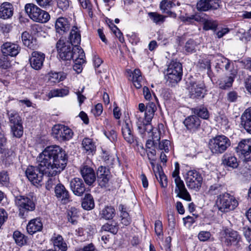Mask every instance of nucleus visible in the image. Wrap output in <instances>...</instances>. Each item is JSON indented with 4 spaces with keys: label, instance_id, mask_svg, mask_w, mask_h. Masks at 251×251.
Returning <instances> with one entry per match:
<instances>
[{
    "label": "nucleus",
    "instance_id": "f257e3e1",
    "mask_svg": "<svg viewBox=\"0 0 251 251\" xmlns=\"http://www.w3.org/2000/svg\"><path fill=\"white\" fill-rule=\"evenodd\" d=\"M68 155L65 151L57 145L46 147L37 157V167L29 166L25 175L33 184H39L44 175L56 176L66 166Z\"/></svg>",
    "mask_w": 251,
    "mask_h": 251
},
{
    "label": "nucleus",
    "instance_id": "f03ea898",
    "mask_svg": "<svg viewBox=\"0 0 251 251\" xmlns=\"http://www.w3.org/2000/svg\"><path fill=\"white\" fill-rule=\"evenodd\" d=\"M81 42V35L78 28L74 26L69 35V40L60 38L56 43V48L59 57L63 60H71L77 54L76 48Z\"/></svg>",
    "mask_w": 251,
    "mask_h": 251
},
{
    "label": "nucleus",
    "instance_id": "7ed1b4c3",
    "mask_svg": "<svg viewBox=\"0 0 251 251\" xmlns=\"http://www.w3.org/2000/svg\"><path fill=\"white\" fill-rule=\"evenodd\" d=\"M156 109L155 104L150 103L147 107L145 117L140 116L138 118L136 123L137 129L143 138L145 136L146 132L149 133L153 130L151 121Z\"/></svg>",
    "mask_w": 251,
    "mask_h": 251
},
{
    "label": "nucleus",
    "instance_id": "20e7f679",
    "mask_svg": "<svg viewBox=\"0 0 251 251\" xmlns=\"http://www.w3.org/2000/svg\"><path fill=\"white\" fill-rule=\"evenodd\" d=\"M208 146L213 154L220 155L224 153L230 147L231 141L225 135H219L210 139Z\"/></svg>",
    "mask_w": 251,
    "mask_h": 251
},
{
    "label": "nucleus",
    "instance_id": "39448f33",
    "mask_svg": "<svg viewBox=\"0 0 251 251\" xmlns=\"http://www.w3.org/2000/svg\"><path fill=\"white\" fill-rule=\"evenodd\" d=\"M15 203L19 211V215L22 218L25 213L33 211L35 209V203L31 196H18L15 198Z\"/></svg>",
    "mask_w": 251,
    "mask_h": 251
},
{
    "label": "nucleus",
    "instance_id": "423d86ee",
    "mask_svg": "<svg viewBox=\"0 0 251 251\" xmlns=\"http://www.w3.org/2000/svg\"><path fill=\"white\" fill-rule=\"evenodd\" d=\"M25 9L29 17L35 22L45 23L50 19V15L47 12L33 3L26 4Z\"/></svg>",
    "mask_w": 251,
    "mask_h": 251
},
{
    "label": "nucleus",
    "instance_id": "0eeeda50",
    "mask_svg": "<svg viewBox=\"0 0 251 251\" xmlns=\"http://www.w3.org/2000/svg\"><path fill=\"white\" fill-rule=\"evenodd\" d=\"M216 204L218 209L223 212H227L234 210L238 205L235 197L227 193H224L218 196Z\"/></svg>",
    "mask_w": 251,
    "mask_h": 251
},
{
    "label": "nucleus",
    "instance_id": "6e6552de",
    "mask_svg": "<svg viewBox=\"0 0 251 251\" xmlns=\"http://www.w3.org/2000/svg\"><path fill=\"white\" fill-rule=\"evenodd\" d=\"M220 241L226 247L234 246L236 248H239L242 242V238L236 231L226 228L221 233Z\"/></svg>",
    "mask_w": 251,
    "mask_h": 251
},
{
    "label": "nucleus",
    "instance_id": "1a4fd4ad",
    "mask_svg": "<svg viewBox=\"0 0 251 251\" xmlns=\"http://www.w3.org/2000/svg\"><path fill=\"white\" fill-rule=\"evenodd\" d=\"M167 79L171 83H176L182 78V66L176 60H172L166 71Z\"/></svg>",
    "mask_w": 251,
    "mask_h": 251
},
{
    "label": "nucleus",
    "instance_id": "9d476101",
    "mask_svg": "<svg viewBox=\"0 0 251 251\" xmlns=\"http://www.w3.org/2000/svg\"><path fill=\"white\" fill-rule=\"evenodd\" d=\"M179 170L175 169L172 174L176 184L175 192L176 194L177 197L187 201H190L192 200L191 195L186 188L183 181L179 176Z\"/></svg>",
    "mask_w": 251,
    "mask_h": 251
},
{
    "label": "nucleus",
    "instance_id": "9b49d317",
    "mask_svg": "<svg viewBox=\"0 0 251 251\" xmlns=\"http://www.w3.org/2000/svg\"><path fill=\"white\" fill-rule=\"evenodd\" d=\"M202 182V176L197 171L193 170L187 172L186 183L189 189L198 191L201 188Z\"/></svg>",
    "mask_w": 251,
    "mask_h": 251
},
{
    "label": "nucleus",
    "instance_id": "f8f14e48",
    "mask_svg": "<svg viewBox=\"0 0 251 251\" xmlns=\"http://www.w3.org/2000/svg\"><path fill=\"white\" fill-rule=\"evenodd\" d=\"M52 134L58 141L62 142L70 140L73 136L74 132L67 126L56 125L52 128Z\"/></svg>",
    "mask_w": 251,
    "mask_h": 251
},
{
    "label": "nucleus",
    "instance_id": "ddd939ff",
    "mask_svg": "<svg viewBox=\"0 0 251 251\" xmlns=\"http://www.w3.org/2000/svg\"><path fill=\"white\" fill-rule=\"evenodd\" d=\"M205 86L201 81H191L189 82V90L192 99H201L204 97Z\"/></svg>",
    "mask_w": 251,
    "mask_h": 251
},
{
    "label": "nucleus",
    "instance_id": "4468645a",
    "mask_svg": "<svg viewBox=\"0 0 251 251\" xmlns=\"http://www.w3.org/2000/svg\"><path fill=\"white\" fill-rule=\"evenodd\" d=\"M236 151L245 161L251 160V139L241 141L236 147Z\"/></svg>",
    "mask_w": 251,
    "mask_h": 251
},
{
    "label": "nucleus",
    "instance_id": "2eb2a0df",
    "mask_svg": "<svg viewBox=\"0 0 251 251\" xmlns=\"http://www.w3.org/2000/svg\"><path fill=\"white\" fill-rule=\"evenodd\" d=\"M45 54L42 52L33 51L29 57L31 67L35 70H40L43 67Z\"/></svg>",
    "mask_w": 251,
    "mask_h": 251
},
{
    "label": "nucleus",
    "instance_id": "dca6fc26",
    "mask_svg": "<svg viewBox=\"0 0 251 251\" xmlns=\"http://www.w3.org/2000/svg\"><path fill=\"white\" fill-rule=\"evenodd\" d=\"M71 20L69 18L59 17L55 23V29L58 34L63 35L67 33L71 28Z\"/></svg>",
    "mask_w": 251,
    "mask_h": 251
},
{
    "label": "nucleus",
    "instance_id": "f3484780",
    "mask_svg": "<svg viewBox=\"0 0 251 251\" xmlns=\"http://www.w3.org/2000/svg\"><path fill=\"white\" fill-rule=\"evenodd\" d=\"M186 129L191 133H196L201 128V121L196 115H190L183 121Z\"/></svg>",
    "mask_w": 251,
    "mask_h": 251
},
{
    "label": "nucleus",
    "instance_id": "a211bd4d",
    "mask_svg": "<svg viewBox=\"0 0 251 251\" xmlns=\"http://www.w3.org/2000/svg\"><path fill=\"white\" fill-rule=\"evenodd\" d=\"M219 7V0H198L196 5L199 11L216 10Z\"/></svg>",
    "mask_w": 251,
    "mask_h": 251
},
{
    "label": "nucleus",
    "instance_id": "6ab92c4d",
    "mask_svg": "<svg viewBox=\"0 0 251 251\" xmlns=\"http://www.w3.org/2000/svg\"><path fill=\"white\" fill-rule=\"evenodd\" d=\"M122 132L124 139L129 144L136 141V137L133 132L132 125L129 120H126L122 126Z\"/></svg>",
    "mask_w": 251,
    "mask_h": 251
},
{
    "label": "nucleus",
    "instance_id": "aec40b11",
    "mask_svg": "<svg viewBox=\"0 0 251 251\" xmlns=\"http://www.w3.org/2000/svg\"><path fill=\"white\" fill-rule=\"evenodd\" d=\"M70 186L74 194L77 196H82L86 191L85 185L80 178L72 179L70 182Z\"/></svg>",
    "mask_w": 251,
    "mask_h": 251
},
{
    "label": "nucleus",
    "instance_id": "412c9836",
    "mask_svg": "<svg viewBox=\"0 0 251 251\" xmlns=\"http://www.w3.org/2000/svg\"><path fill=\"white\" fill-rule=\"evenodd\" d=\"M80 174L85 182L91 185L96 180V177L93 168L87 165H83L80 168Z\"/></svg>",
    "mask_w": 251,
    "mask_h": 251
},
{
    "label": "nucleus",
    "instance_id": "4be33fe9",
    "mask_svg": "<svg viewBox=\"0 0 251 251\" xmlns=\"http://www.w3.org/2000/svg\"><path fill=\"white\" fill-rule=\"evenodd\" d=\"M97 174L99 185L101 187H106L110 178L109 170L105 167L100 166L99 167Z\"/></svg>",
    "mask_w": 251,
    "mask_h": 251
},
{
    "label": "nucleus",
    "instance_id": "5701e85b",
    "mask_svg": "<svg viewBox=\"0 0 251 251\" xmlns=\"http://www.w3.org/2000/svg\"><path fill=\"white\" fill-rule=\"evenodd\" d=\"M54 193L57 198L64 203H67L70 201L69 192L62 184H56L54 187Z\"/></svg>",
    "mask_w": 251,
    "mask_h": 251
},
{
    "label": "nucleus",
    "instance_id": "b1692460",
    "mask_svg": "<svg viewBox=\"0 0 251 251\" xmlns=\"http://www.w3.org/2000/svg\"><path fill=\"white\" fill-rule=\"evenodd\" d=\"M236 74V71L233 70L232 71L229 76H226L219 79L217 82L219 87L223 90L231 87Z\"/></svg>",
    "mask_w": 251,
    "mask_h": 251
},
{
    "label": "nucleus",
    "instance_id": "393cba45",
    "mask_svg": "<svg viewBox=\"0 0 251 251\" xmlns=\"http://www.w3.org/2000/svg\"><path fill=\"white\" fill-rule=\"evenodd\" d=\"M21 48L15 44L6 42L1 46V51L5 56H15L20 52Z\"/></svg>",
    "mask_w": 251,
    "mask_h": 251
},
{
    "label": "nucleus",
    "instance_id": "a878e982",
    "mask_svg": "<svg viewBox=\"0 0 251 251\" xmlns=\"http://www.w3.org/2000/svg\"><path fill=\"white\" fill-rule=\"evenodd\" d=\"M76 49L78 54L72 59L75 62L73 69L78 74L81 72L82 70L81 65L85 62V53L81 48H76Z\"/></svg>",
    "mask_w": 251,
    "mask_h": 251
},
{
    "label": "nucleus",
    "instance_id": "bb28decb",
    "mask_svg": "<svg viewBox=\"0 0 251 251\" xmlns=\"http://www.w3.org/2000/svg\"><path fill=\"white\" fill-rule=\"evenodd\" d=\"M222 164L226 167L236 169L239 166V162L234 155L226 153L222 158Z\"/></svg>",
    "mask_w": 251,
    "mask_h": 251
},
{
    "label": "nucleus",
    "instance_id": "cd10ccee",
    "mask_svg": "<svg viewBox=\"0 0 251 251\" xmlns=\"http://www.w3.org/2000/svg\"><path fill=\"white\" fill-rule=\"evenodd\" d=\"M42 228L43 224L40 218H36L30 220L26 226L27 231L31 235L41 231Z\"/></svg>",
    "mask_w": 251,
    "mask_h": 251
},
{
    "label": "nucleus",
    "instance_id": "c85d7f7f",
    "mask_svg": "<svg viewBox=\"0 0 251 251\" xmlns=\"http://www.w3.org/2000/svg\"><path fill=\"white\" fill-rule=\"evenodd\" d=\"M13 7L9 2H5L0 6V18L7 19L12 16Z\"/></svg>",
    "mask_w": 251,
    "mask_h": 251
},
{
    "label": "nucleus",
    "instance_id": "c756f323",
    "mask_svg": "<svg viewBox=\"0 0 251 251\" xmlns=\"http://www.w3.org/2000/svg\"><path fill=\"white\" fill-rule=\"evenodd\" d=\"M53 243L55 251H66L68 249V246L64 240L63 237L60 235H56L54 234V236L51 238Z\"/></svg>",
    "mask_w": 251,
    "mask_h": 251
},
{
    "label": "nucleus",
    "instance_id": "7c9ffc66",
    "mask_svg": "<svg viewBox=\"0 0 251 251\" xmlns=\"http://www.w3.org/2000/svg\"><path fill=\"white\" fill-rule=\"evenodd\" d=\"M206 14H201V21L200 23H202L203 29L205 30H215L218 26V24L216 21L213 20L211 18H207Z\"/></svg>",
    "mask_w": 251,
    "mask_h": 251
},
{
    "label": "nucleus",
    "instance_id": "2f4dec72",
    "mask_svg": "<svg viewBox=\"0 0 251 251\" xmlns=\"http://www.w3.org/2000/svg\"><path fill=\"white\" fill-rule=\"evenodd\" d=\"M242 124L245 129L251 134V108L245 110L241 116Z\"/></svg>",
    "mask_w": 251,
    "mask_h": 251
},
{
    "label": "nucleus",
    "instance_id": "473e14b6",
    "mask_svg": "<svg viewBox=\"0 0 251 251\" xmlns=\"http://www.w3.org/2000/svg\"><path fill=\"white\" fill-rule=\"evenodd\" d=\"M174 6H175V4L169 0H163L160 4V7L163 13L175 17L176 13L171 11V9Z\"/></svg>",
    "mask_w": 251,
    "mask_h": 251
},
{
    "label": "nucleus",
    "instance_id": "72a5a7b5",
    "mask_svg": "<svg viewBox=\"0 0 251 251\" xmlns=\"http://www.w3.org/2000/svg\"><path fill=\"white\" fill-rule=\"evenodd\" d=\"M115 215V209L112 206H105L100 213L101 218L106 220H110Z\"/></svg>",
    "mask_w": 251,
    "mask_h": 251
},
{
    "label": "nucleus",
    "instance_id": "f704fd0d",
    "mask_svg": "<svg viewBox=\"0 0 251 251\" xmlns=\"http://www.w3.org/2000/svg\"><path fill=\"white\" fill-rule=\"evenodd\" d=\"M81 206L84 209L86 210H90L94 208V200L91 194H85L84 198L82 200Z\"/></svg>",
    "mask_w": 251,
    "mask_h": 251
},
{
    "label": "nucleus",
    "instance_id": "c9c22d12",
    "mask_svg": "<svg viewBox=\"0 0 251 251\" xmlns=\"http://www.w3.org/2000/svg\"><path fill=\"white\" fill-rule=\"evenodd\" d=\"M119 209L120 211V218L121 223L124 226H127L131 222V219L128 213L126 210L124 205L120 204Z\"/></svg>",
    "mask_w": 251,
    "mask_h": 251
},
{
    "label": "nucleus",
    "instance_id": "e433bc0d",
    "mask_svg": "<svg viewBox=\"0 0 251 251\" xmlns=\"http://www.w3.org/2000/svg\"><path fill=\"white\" fill-rule=\"evenodd\" d=\"M201 14L199 13H195L194 15H189L186 14L185 16H181L180 19L182 22L185 23L186 24H194L195 22L200 23L201 21Z\"/></svg>",
    "mask_w": 251,
    "mask_h": 251
},
{
    "label": "nucleus",
    "instance_id": "4c0bfd02",
    "mask_svg": "<svg viewBox=\"0 0 251 251\" xmlns=\"http://www.w3.org/2000/svg\"><path fill=\"white\" fill-rule=\"evenodd\" d=\"M225 191L226 188L224 185L216 183L210 186L208 193L210 195L219 196L226 193Z\"/></svg>",
    "mask_w": 251,
    "mask_h": 251
},
{
    "label": "nucleus",
    "instance_id": "58836bf2",
    "mask_svg": "<svg viewBox=\"0 0 251 251\" xmlns=\"http://www.w3.org/2000/svg\"><path fill=\"white\" fill-rule=\"evenodd\" d=\"M82 147L88 154L95 151L96 147L92 139L85 138L82 142Z\"/></svg>",
    "mask_w": 251,
    "mask_h": 251
},
{
    "label": "nucleus",
    "instance_id": "ea45409f",
    "mask_svg": "<svg viewBox=\"0 0 251 251\" xmlns=\"http://www.w3.org/2000/svg\"><path fill=\"white\" fill-rule=\"evenodd\" d=\"M30 37V35L26 31L24 32L22 34V40L24 45L30 49L34 50L36 46V41L34 42L33 40L31 41Z\"/></svg>",
    "mask_w": 251,
    "mask_h": 251
},
{
    "label": "nucleus",
    "instance_id": "a19ab883",
    "mask_svg": "<svg viewBox=\"0 0 251 251\" xmlns=\"http://www.w3.org/2000/svg\"><path fill=\"white\" fill-rule=\"evenodd\" d=\"M78 210L74 207H71L67 212L68 220L69 222L71 223L73 225H75L77 223V219L78 218Z\"/></svg>",
    "mask_w": 251,
    "mask_h": 251
},
{
    "label": "nucleus",
    "instance_id": "79ce46f5",
    "mask_svg": "<svg viewBox=\"0 0 251 251\" xmlns=\"http://www.w3.org/2000/svg\"><path fill=\"white\" fill-rule=\"evenodd\" d=\"M13 237L17 245L22 246L26 244L27 237L19 231H14Z\"/></svg>",
    "mask_w": 251,
    "mask_h": 251
},
{
    "label": "nucleus",
    "instance_id": "37998d69",
    "mask_svg": "<svg viewBox=\"0 0 251 251\" xmlns=\"http://www.w3.org/2000/svg\"><path fill=\"white\" fill-rule=\"evenodd\" d=\"M194 113L203 119H207L209 118V112L207 109L203 106H200L192 109Z\"/></svg>",
    "mask_w": 251,
    "mask_h": 251
},
{
    "label": "nucleus",
    "instance_id": "c03bdc74",
    "mask_svg": "<svg viewBox=\"0 0 251 251\" xmlns=\"http://www.w3.org/2000/svg\"><path fill=\"white\" fill-rule=\"evenodd\" d=\"M7 114L9 119L10 126L22 124L21 117L17 112L15 111H8Z\"/></svg>",
    "mask_w": 251,
    "mask_h": 251
},
{
    "label": "nucleus",
    "instance_id": "a18cd8bd",
    "mask_svg": "<svg viewBox=\"0 0 251 251\" xmlns=\"http://www.w3.org/2000/svg\"><path fill=\"white\" fill-rule=\"evenodd\" d=\"M119 229L118 225L117 223H106L101 226V230L108 231L114 234L117 233Z\"/></svg>",
    "mask_w": 251,
    "mask_h": 251
},
{
    "label": "nucleus",
    "instance_id": "49530a36",
    "mask_svg": "<svg viewBox=\"0 0 251 251\" xmlns=\"http://www.w3.org/2000/svg\"><path fill=\"white\" fill-rule=\"evenodd\" d=\"M148 15L150 19L156 24H162L165 21V16L156 12H149Z\"/></svg>",
    "mask_w": 251,
    "mask_h": 251
},
{
    "label": "nucleus",
    "instance_id": "de8ad7c7",
    "mask_svg": "<svg viewBox=\"0 0 251 251\" xmlns=\"http://www.w3.org/2000/svg\"><path fill=\"white\" fill-rule=\"evenodd\" d=\"M11 131L14 136L20 138L23 134V127L22 124H18L10 126Z\"/></svg>",
    "mask_w": 251,
    "mask_h": 251
},
{
    "label": "nucleus",
    "instance_id": "09e8293b",
    "mask_svg": "<svg viewBox=\"0 0 251 251\" xmlns=\"http://www.w3.org/2000/svg\"><path fill=\"white\" fill-rule=\"evenodd\" d=\"M156 177L158 179L161 186L162 188H166L168 185V179L166 176L163 172L159 171L158 175H156Z\"/></svg>",
    "mask_w": 251,
    "mask_h": 251
},
{
    "label": "nucleus",
    "instance_id": "8fccbe9b",
    "mask_svg": "<svg viewBox=\"0 0 251 251\" xmlns=\"http://www.w3.org/2000/svg\"><path fill=\"white\" fill-rule=\"evenodd\" d=\"M146 152L148 159L150 161L152 168L155 167V162L156 161V152L155 149L147 150L146 149Z\"/></svg>",
    "mask_w": 251,
    "mask_h": 251
},
{
    "label": "nucleus",
    "instance_id": "3c124183",
    "mask_svg": "<svg viewBox=\"0 0 251 251\" xmlns=\"http://www.w3.org/2000/svg\"><path fill=\"white\" fill-rule=\"evenodd\" d=\"M197 44L192 39H190L187 41L185 45V50L189 53H193L196 52Z\"/></svg>",
    "mask_w": 251,
    "mask_h": 251
},
{
    "label": "nucleus",
    "instance_id": "603ef678",
    "mask_svg": "<svg viewBox=\"0 0 251 251\" xmlns=\"http://www.w3.org/2000/svg\"><path fill=\"white\" fill-rule=\"evenodd\" d=\"M219 62L217 63L216 66V68H218L219 69H223L225 68L226 70H228L229 68L230 63L229 62V60L226 58H223L220 60H218Z\"/></svg>",
    "mask_w": 251,
    "mask_h": 251
},
{
    "label": "nucleus",
    "instance_id": "864d4df0",
    "mask_svg": "<svg viewBox=\"0 0 251 251\" xmlns=\"http://www.w3.org/2000/svg\"><path fill=\"white\" fill-rule=\"evenodd\" d=\"M65 78L66 76L61 73H54L50 74V80L54 82L62 81Z\"/></svg>",
    "mask_w": 251,
    "mask_h": 251
},
{
    "label": "nucleus",
    "instance_id": "5fc2aeb1",
    "mask_svg": "<svg viewBox=\"0 0 251 251\" xmlns=\"http://www.w3.org/2000/svg\"><path fill=\"white\" fill-rule=\"evenodd\" d=\"M55 176H51L49 177L46 183V188L48 190H50L56 185L58 180L54 177Z\"/></svg>",
    "mask_w": 251,
    "mask_h": 251
},
{
    "label": "nucleus",
    "instance_id": "6e6d98bb",
    "mask_svg": "<svg viewBox=\"0 0 251 251\" xmlns=\"http://www.w3.org/2000/svg\"><path fill=\"white\" fill-rule=\"evenodd\" d=\"M69 90L66 89H57L50 91L51 97H64L69 94Z\"/></svg>",
    "mask_w": 251,
    "mask_h": 251
},
{
    "label": "nucleus",
    "instance_id": "4d7b16f0",
    "mask_svg": "<svg viewBox=\"0 0 251 251\" xmlns=\"http://www.w3.org/2000/svg\"><path fill=\"white\" fill-rule=\"evenodd\" d=\"M154 230L157 236L163 235V226L162 222L157 220L154 224Z\"/></svg>",
    "mask_w": 251,
    "mask_h": 251
},
{
    "label": "nucleus",
    "instance_id": "13d9d810",
    "mask_svg": "<svg viewBox=\"0 0 251 251\" xmlns=\"http://www.w3.org/2000/svg\"><path fill=\"white\" fill-rule=\"evenodd\" d=\"M9 177L7 172L5 171L0 172V184L6 185L8 184Z\"/></svg>",
    "mask_w": 251,
    "mask_h": 251
},
{
    "label": "nucleus",
    "instance_id": "bf43d9fd",
    "mask_svg": "<svg viewBox=\"0 0 251 251\" xmlns=\"http://www.w3.org/2000/svg\"><path fill=\"white\" fill-rule=\"evenodd\" d=\"M238 97V94L236 91H231L227 93L226 100L229 102H234L236 101Z\"/></svg>",
    "mask_w": 251,
    "mask_h": 251
},
{
    "label": "nucleus",
    "instance_id": "052dcab7",
    "mask_svg": "<svg viewBox=\"0 0 251 251\" xmlns=\"http://www.w3.org/2000/svg\"><path fill=\"white\" fill-rule=\"evenodd\" d=\"M200 67L202 69L207 70V74L209 75V73L211 72L210 61L208 59H203L199 61Z\"/></svg>",
    "mask_w": 251,
    "mask_h": 251
},
{
    "label": "nucleus",
    "instance_id": "680f3d73",
    "mask_svg": "<svg viewBox=\"0 0 251 251\" xmlns=\"http://www.w3.org/2000/svg\"><path fill=\"white\" fill-rule=\"evenodd\" d=\"M57 6L59 8L63 11L67 10L70 5V1L69 0H55Z\"/></svg>",
    "mask_w": 251,
    "mask_h": 251
},
{
    "label": "nucleus",
    "instance_id": "e2e57ef3",
    "mask_svg": "<svg viewBox=\"0 0 251 251\" xmlns=\"http://www.w3.org/2000/svg\"><path fill=\"white\" fill-rule=\"evenodd\" d=\"M103 111V107L101 103L97 104L94 108L91 109L92 113L95 116L98 117L101 115Z\"/></svg>",
    "mask_w": 251,
    "mask_h": 251
},
{
    "label": "nucleus",
    "instance_id": "0e129e2a",
    "mask_svg": "<svg viewBox=\"0 0 251 251\" xmlns=\"http://www.w3.org/2000/svg\"><path fill=\"white\" fill-rule=\"evenodd\" d=\"M170 142L168 140H163L160 142L158 145V149L160 150H164L165 152H168L169 151V146Z\"/></svg>",
    "mask_w": 251,
    "mask_h": 251
},
{
    "label": "nucleus",
    "instance_id": "69168bd1",
    "mask_svg": "<svg viewBox=\"0 0 251 251\" xmlns=\"http://www.w3.org/2000/svg\"><path fill=\"white\" fill-rule=\"evenodd\" d=\"M211 236V233L209 231H201L198 234V238L201 241H207Z\"/></svg>",
    "mask_w": 251,
    "mask_h": 251
},
{
    "label": "nucleus",
    "instance_id": "338daca9",
    "mask_svg": "<svg viewBox=\"0 0 251 251\" xmlns=\"http://www.w3.org/2000/svg\"><path fill=\"white\" fill-rule=\"evenodd\" d=\"M112 31L115 34L116 36L119 39V40L121 43H123L125 42V39L123 33L116 25H114L112 28Z\"/></svg>",
    "mask_w": 251,
    "mask_h": 251
},
{
    "label": "nucleus",
    "instance_id": "774afa93",
    "mask_svg": "<svg viewBox=\"0 0 251 251\" xmlns=\"http://www.w3.org/2000/svg\"><path fill=\"white\" fill-rule=\"evenodd\" d=\"M105 136L111 142H114L117 139V134L115 130L111 129L109 131H104Z\"/></svg>",
    "mask_w": 251,
    "mask_h": 251
}]
</instances>
